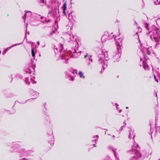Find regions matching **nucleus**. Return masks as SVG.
Segmentation results:
<instances>
[{"label":"nucleus","instance_id":"nucleus-2","mask_svg":"<svg viewBox=\"0 0 160 160\" xmlns=\"http://www.w3.org/2000/svg\"><path fill=\"white\" fill-rule=\"evenodd\" d=\"M132 151L133 154H134V155L133 156L134 158L137 160L138 158L141 157V154L137 149L132 148Z\"/></svg>","mask_w":160,"mask_h":160},{"label":"nucleus","instance_id":"nucleus-11","mask_svg":"<svg viewBox=\"0 0 160 160\" xmlns=\"http://www.w3.org/2000/svg\"><path fill=\"white\" fill-rule=\"evenodd\" d=\"M71 80H72V81L74 80V79L72 77L71 78Z\"/></svg>","mask_w":160,"mask_h":160},{"label":"nucleus","instance_id":"nucleus-14","mask_svg":"<svg viewBox=\"0 0 160 160\" xmlns=\"http://www.w3.org/2000/svg\"><path fill=\"white\" fill-rule=\"evenodd\" d=\"M155 137L156 138H157V137H158V136L157 135H156Z\"/></svg>","mask_w":160,"mask_h":160},{"label":"nucleus","instance_id":"nucleus-18","mask_svg":"<svg viewBox=\"0 0 160 160\" xmlns=\"http://www.w3.org/2000/svg\"><path fill=\"white\" fill-rule=\"evenodd\" d=\"M128 108V107H127L126 108Z\"/></svg>","mask_w":160,"mask_h":160},{"label":"nucleus","instance_id":"nucleus-12","mask_svg":"<svg viewBox=\"0 0 160 160\" xmlns=\"http://www.w3.org/2000/svg\"><path fill=\"white\" fill-rule=\"evenodd\" d=\"M87 56H88V55H87H87H85V56H84V58H86L87 57Z\"/></svg>","mask_w":160,"mask_h":160},{"label":"nucleus","instance_id":"nucleus-4","mask_svg":"<svg viewBox=\"0 0 160 160\" xmlns=\"http://www.w3.org/2000/svg\"><path fill=\"white\" fill-rule=\"evenodd\" d=\"M79 74L81 78H84L85 77L83 76V73L81 71H79Z\"/></svg>","mask_w":160,"mask_h":160},{"label":"nucleus","instance_id":"nucleus-1","mask_svg":"<svg viewBox=\"0 0 160 160\" xmlns=\"http://www.w3.org/2000/svg\"><path fill=\"white\" fill-rule=\"evenodd\" d=\"M114 39L116 41V44L118 46L117 49H119L118 47H119V48L121 49L122 45V39L119 38L118 36L115 37Z\"/></svg>","mask_w":160,"mask_h":160},{"label":"nucleus","instance_id":"nucleus-3","mask_svg":"<svg viewBox=\"0 0 160 160\" xmlns=\"http://www.w3.org/2000/svg\"><path fill=\"white\" fill-rule=\"evenodd\" d=\"M62 8H63V13L64 15L67 16L65 12L67 8V4L66 2H65L64 3L62 7Z\"/></svg>","mask_w":160,"mask_h":160},{"label":"nucleus","instance_id":"nucleus-15","mask_svg":"<svg viewBox=\"0 0 160 160\" xmlns=\"http://www.w3.org/2000/svg\"><path fill=\"white\" fill-rule=\"evenodd\" d=\"M42 2L43 3H44V0H42Z\"/></svg>","mask_w":160,"mask_h":160},{"label":"nucleus","instance_id":"nucleus-7","mask_svg":"<svg viewBox=\"0 0 160 160\" xmlns=\"http://www.w3.org/2000/svg\"><path fill=\"white\" fill-rule=\"evenodd\" d=\"M145 28L148 30H149V28H148V23H146Z\"/></svg>","mask_w":160,"mask_h":160},{"label":"nucleus","instance_id":"nucleus-8","mask_svg":"<svg viewBox=\"0 0 160 160\" xmlns=\"http://www.w3.org/2000/svg\"><path fill=\"white\" fill-rule=\"evenodd\" d=\"M154 79L157 82H158V80L156 79V77L155 75H154Z\"/></svg>","mask_w":160,"mask_h":160},{"label":"nucleus","instance_id":"nucleus-6","mask_svg":"<svg viewBox=\"0 0 160 160\" xmlns=\"http://www.w3.org/2000/svg\"><path fill=\"white\" fill-rule=\"evenodd\" d=\"M31 52L32 56L33 57H34L35 56V52L34 50L33 49H32Z\"/></svg>","mask_w":160,"mask_h":160},{"label":"nucleus","instance_id":"nucleus-9","mask_svg":"<svg viewBox=\"0 0 160 160\" xmlns=\"http://www.w3.org/2000/svg\"><path fill=\"white\" fill-rule=\"evenodd\" d=\"M61 47H62V49H61V50H60V51H61L62 50V49H63V45L62 44H61Z\"/></svg>","mask_w":160,"mask_h":160},{"label":"nucleus","instance_id":"nucleus-16","mask_svg":"<svg viewBox=\"0 0 160 160\" xmlns=\"http://www.w3.org/2000/svg\"><path fill=\"white\" fill-rule=\"evenodd\" d=\"M50 20H48V22H50Z\"/></svg>","mask_w":160,"mask_h":160},{"label":"nucleus","instance_id":"nucleus-5","mask_svg":"<svg viewBox=\"0 0 160 160\" xmlns=\"http://www.w3.org/2000/svg\"><path fill=\"white\" fill-rule=\"evenodd\" d=\"M153 39L156 42H158L159 41V39L158 37H154Z\"/></svg>","mask_w":160,"mask_h":160},{"label":"nucleus","instance_id":"nucleus-10","mask_svg":"<svg viewBox=\"0 0 160 160\" xmlns=\"http://www.w3.org/2000/svg\"><path fill=\"white\" fill-rule=\"evenodd\" d=\"M70 14L69 12H68V16L69 18H70Z\"/></svg>","mask_w":160,"mask_h":160},{"label":"nucleus","instance_id":"nucleus-17","mask_svg":"<svg viewBox=\"0 0 160 160\" xmlns=\"http://www.w3.org/2000/svg\"><path fill=\"white\" fill-rule=\"evenodd\" d=\"M72 12H71V14H72Z\"/></svg>","mask_w":160,"mask_h":160},{"label":"nucleus","instance_id":"nucleus-13","mask_svg":"<svg viewBox=\"0 0 160 160\" xmlns=\"http://www.w3.org/2000/svg\"><path fill=\"white\" fill-rule=\"evenodd\" d=\"M123 123H124L125 125H126V123H125V121L123 122Z\"/></svg>","mask_w":160,"mask_h":160}]
</instances>
